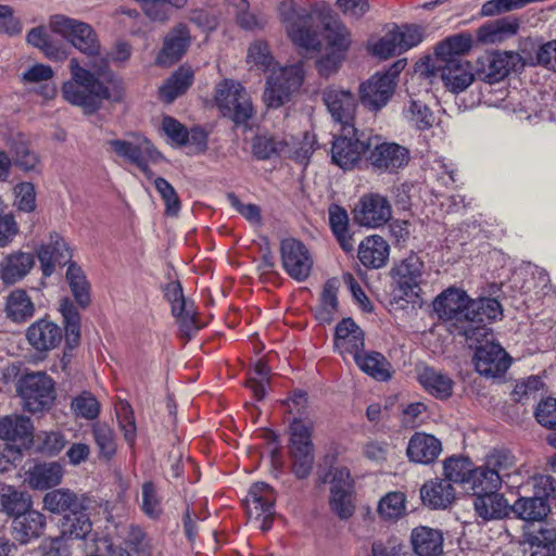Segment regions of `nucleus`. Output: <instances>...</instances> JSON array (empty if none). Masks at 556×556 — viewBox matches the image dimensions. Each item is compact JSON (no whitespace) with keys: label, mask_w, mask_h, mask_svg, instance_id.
I'll return each instance as SVG.
<instances>
[{"label":"nucleus","mask_w":556,"mask_h":556,"mask_svg":"<svg viewBox=\"0 0 556 556\" xmlns=\"http://www.w3.org/2000/svg\"><path fill=\"white\" fill-rule=\"evenodd\" d=\"M433 311L450 324V331L465 338L472 348L490 333L488 325L502 317L501 303L493 298L471 299L462 289L450 287L434 299Z\"/></svg>","instance_id":"nucleus-1"},{"label":"nucleus","mask_w":556,"mask_h":556,"mask_svg":"<svg viewBox=\"0 0 556 556\" xmlns=\"http://www.w3.org/2000/svg\"><path fill=\"white\" fill-rule=\"evenodd\" d=\"M71 79L63 83L62 96L66 102L83 109L85 114H93L104 100L119 101L122 90L112 96L109 88L93 73L79 65L78 60H70Z\"/></svg>","instance_id":"nucleus-2"},{"label":"nucleus","mask_w":556,"mask_h":556,"mask_svg":"<svg viewBox=\"0 0 556 556\" xmlns=\"http://www.w3.org/2000/svg\"><path fill=\"white\" fill-rule=\"evenodd\" d=\"M51 30L61 35L81 53L91 58L89 66L99 76H105L109 68V55L101 52V46L93 28L84 22L55 15L50 23Z\"/></svg>","instance_id":"nucleus-3"},{"label":"nucleus","mask_w":556,"mask_h":556,"mask_svg":"<svg viewBox=\"0 0 556 556\" xmlns=\"http://www.w3.org/2000/svg\"><path fill=\"white\" fill-rule=\"evenodd\" d=\"M16 393L22 399L23 409L39 414L51 409L55 401V383L43 371L22 375L15 384Z\"/></svg>","instance_id":"nucleus-4"},{"label":"nucleus","mask_w":556,"mask_h":556,"mask_svg":"<svg viewBox=\"0 0 556 556\" xmlns=\"http://www.w3.org/2000/svg\"><path fill=\"white\" fill-rule=\"evenodd\" d=\"M289 429L291 471L298 479L303 480L309 477L315 463L312 442L313 424L301 418H294Z\"/></svg>","instance_id":"nucleus-5"},{"label":"nucleus","mask_w":556,"mask_h":556,"mask_svg":"<svg viewBox=\"0 0 556 556\" xmlns=\"http://www.w3.org/2000/svg\"><path fill=\"white\" fill-rule=\"evenodd\" d=\"M279 15L291 41L306 51H319L321 42L314 27L313 15L305 9L294 8L292 2H282Z\"/></svg>","instance_id":"nucleus-6"},{"label":"nucleus","mask_w":556,"mask_h":556,"mask_svg":"<svg viewBox=\"0 0 556 556\" xmlns=\"http://www.w3.org/2000/svg\"><path fill=\"white\" fill-rule=\"evenodd\" d=\"M215 102L223 116L236 125H244L254 115L251 97L245 88L237 81L225 79L217 85Z\"/></svg>","instance_id":"nucleus-7"},{"label":"nucleus","mask_w":556,"mask_h":556,"mask_svg":"<svg viewBox=\"0 0 556 556\" xmlns=\"http://www.w3.org/2000/svg\"><path fill=\"white\" fill-rule=\"evenodd\" d=\"M110 150L124 161L137 166L144 175H150V164L161 160V153L144 136L132 132L124 139L108 141Z\"/></svg>","instance_id":"nucleus-8"},{"label":"nucleus","mask_w":556,"mask_h":556,"mask_svg":"<svg viewBox=\"0 0 556 556\" xmlns=\"http://www.w3.org/2000/svg\"><path fill=\"white\" fill-rule=\"evenodd\" d=\"M304 81L302 63L280 67L267 78L264 91V102L268 108L278 109L290 100Z\"/></svg>","instance_id":"nucleus-9"},{"label":"nucleus","mask_w":556,"mask_h":556,"mask_svg":"<svg viewBox=\"0 0 556 556\" xmlns=\"http://www.w3.org/2000/svg\"><path fill=\"white\" fill-rule=\"evenodd\" d=\"M525 64L522 56L514 51L485 52L476 61L475 75L477 79L492 85L502 81Z\"/></svg>","instance_id":"nucleus-10"},{"label":"nucleus","mask_w":556,"mask_h":556,"mask_svg":"<svg viewBox=\"0 0 556 556\" xmlns=\"http://www.w3.org/2000/svg\"><path fill=\"white\" fill-rule=\"evenodd\" d=\"M369 136L359 131L354 125L343 126L341 134L334 137L331 157L334 164L343 169L353 168L367 155Z\"/></svg>","instance_id":"nucleus-11"},{"label":"nucleus","mask_w":556,"mask_h":556,"mask_svg":"<svg viewBox=\"0 0 556 556\" xmlns=\"http://www.w3.org/2000/svg\"><path fill=\"white\" fill-rule=\"evenodd\" d=\"M409 159V150L404 146L386 141L380 136H369L366 160L375 170L396 173L408 164Z\"/></svg>","instance_id":"nucleus-12"},{"label":"nucleus","mask_w":556,"mask_h":556,"mask_svg":"<svg viewBox=\"0 0 556 556\" xmlns=\"http://www.w3.org/2000/svg\"><path fill=\"white\" fill-rule=\"evenodd\" d=\"M280 258L285 271L298 282L305 281L313 268V256L299 239L289 237L280 241Z\"/></svg>","instance_id":"nucleus-13"},{"label":"nucleus","mask_w":556,"mask_h":556,"mask_svg":"<svg viewBox=\"0 0 556 556\" xmlns=\"http://www.w3.org/2000/svg\"><path fill=\"white\" fill-rule=\"evenodd\" d=\"M424 268V261L414 252L394 263L390 270V277L394 290L400 293L401 299L412 298L418 294Z\"/></svg>","instance_id":"nucleus-14"},{"label":"nucleus","mask_w":556,"mask_h":556,"mask_svg":"<svg viewBox=\"0 0 556 556\" xmlns=\"http://www.w3.org/2000/svg\"><path fill=\"white\" fill-rule=\"evenodd\" d=\"M396 87L394 75L376 73L359 86V101L369 111L377 112L384 108L392 98Z\"/></svg>","instance_id":"nucleus-15"},{"label":"nucleus","mask_w":556,"mask_h":556,"mask_svg":"<svg viewBox=\"0 0 556 556\" xmlns=\"http://www.w3.org/2000/svg\"><path fill=\"white\" fill-rule=\"evenodd\" d=\"M191 45V35L189 27L184 23H178L163 38V45L159 51L155 63L160 66H172L186 54Z\"/></svg>","instance_id":"nucleus-16"},{"label":"nucleus","mask_w":556,"mask_h":556,"mask_svg":"<svg viewBox=\"0 0 556 556\" xmlns=\"http://www.w3.org/2000/svg\"><path fill=\"white\" fill-rule=\"evenodd\" d=\"M473 364L481 376L496 378L507 371L510 357L500 344L486 343L476 349Z\"/></svg>","instance_id":"nucleus-17"},{"label":"nucleus","mask_w":556,"mask_h":556,"mask_svg":"<svg viewBox=\"0 0 556 556\" xmlns=\"http://www.w3.org/2000/svg\"><path fill=\"white\" fill-rule=\"evenodd\" d=\"M434 75L439 76L445 87L458 93L469 87L476 77L466 60L437 59Z\"/></svg>","instance_id":"nucleus-18"},{"label":"nucleus","mask_w":556,"mask_h":556,"mask_svg":"<svg viewBox=\"0 0 556 556\" xmlns=\"http://www.w3.org/2000/svg\"><path fill=\"white\" fill-rule=\"evenodd\" d=\"M43 509L56 514L67 515L88 510L90 500L85 494H78L67 488H60L49 491L42 498Z\"/></svg>","instance_id":"nucleus-19"},{"label":"nucleus","mask_w":556,"mask_h":556,"mask_svg":"<svg viewBox=\"0 0 556 556\" xmlns=\"http://www.w3.org/2000/svg\"><path fill=\"white\" fill-rule=\"evenodd\" d=\"M323 98L332 119L340 124L341 128L354 125L357 101L351 91L329 88L324 91Z\"/></svg>","instance_id":"nucleus-20"},{"label":"nucleus","mask_w":556,"mask_h":556,"mask_svg":"<svg viewBox=\"0 0 556 556\" xmlns=\"http://www.w3.org/2000/svg\"><path fill=\"white\" fill-rule=\"evenodd\" d=\"M533 496L520 497L513 505L511 510L518 518L531 521H542L551 511L552 496L542 485L541 479L535 484Z\"/></svg>","instance_id":"nucleus-21"},{"label":"nucleus","mask_w":556,"mask_h":556,"mask_svg":"<svg viewBox=\"0 0 556 556\" xmlns=\"http://www.w3.org/2000/svg\"><path fill=\"white\" fill-rule=\"evenodd\" d=\"M41 264L42 274L49 277L53 274L55 266H65L72 262V250L65 240L56 232L50 235L48 243L41 244L37 251Z\"/></svg>","instance_id":"nucleus-22"},{"label":"nucleus","mask_w":556,"mask_h":556,"mask_svg":"<svg viewBox=\"0 0 556 556\" xmlns=\"http://www.w3.org/2000/svg\"><path fill=\"white\" fill-rule=\"evenodd\" d=\"M26 338L37 352L43 353L59 346L63 332L55 323L41 318L27 328Z\"/></svg>","instance_id":"nucleus-23"},{"label":"nucleus","mask_w":556,"mask_h":556,"mask_svg":"<svg viewBox=\"0 0 556 556\" xmlns=\"http://www.w3.org/2000/svg\"><path fill=\"white\" fill-rule=\"evenodd\" d=\"M276 495L274 489L265 482H256L249 489L244 500L250 519H261L262 516L275 515Z\"/></svg>","instance_id":"nucleus-24"},{"label":"nucleus","mask_w":556,"mask_h":556,"mask_svg":"<svg viewBox=\"0 0 556 556\" xmlns=\"http://www.w3.org/2000/svg\"><path fill=\"white\" fill-rule=\"evenodd\" d=\"M442 452V443L432 434L426 432L414 433L407 444L406 455L410 462L429 465Z\"/></svg>","instance_id":"nucleus-25"},{"label":"nucleus","mask_w":556,"mask_h":556,"mask_svg":"<svg viewBox=\"0 0 556 556\" xmlns=\"http://www.w3.org/2000/svg\"><path fill=\"white\" fill-rule=\"evenodd\" d=\"M443 542L442 531L430 527L419 526L410 533V544L417 556H441Z\"/></svg>","instance_id":"nucleus-26"},{"label":"nucleus","mask_w":556,"mask_h":556,"mask_svg":"<svg viewBox=\"0 0 556 556\" xmlns=\"http://www.w3.org/2000/svg\"><path fill=\"white\" fill-rule=\"evenodd\" d=\"M390 256V245L380 236L365 238L358 247L359 262L367 268L379 269L386 266Z\"/></svg>","instance_id":"nucleus-27"},{"label":"nucleus","mask_w":556,"mask_h":556,"mask_svg":"<svg viewBox=\"0 0 556 556\" xmlns=\"http://www.w3.org/2000/svg\"><path fill=\"white\" fill-rule=\"evenodd\" d=\"M420 498L431 509H445L455 500V489L444 479H434L421 486Z\"/></svg>","instance_id":"nucleus-28"},{"label":"nucleus","mask_w":556,"mask_h":556,"mask_svg":"<svg viewBox=\"0 0 556 556\" xmlns=\"http://www.w3.org/2000/svg\"><path fill=\"white\" fill-rule=\"evenodd\" d=\"M64 469L56 462L35 464L26 472V481L33 490H48L59 485Z\"/></svg>","instance_id":"nucleus-29"},{"label":"nucleus","mask_w":556,"mask_h":556,"mask_svg":"<svg viewBox=\"0 0 556 556\" xmlns=\"http://www.w3.org/2000/svg\"><path fill=\"white\" fill-rule=\"evenodd\" d=\"M46 528V516L38 510H29L22 516H16L12 522L13 538L21 544L39 538Z\"/></svg>","instance_id":"nucleus-30"},{"label":"nucleus","mask_w":556,"mask_h":556,"mask_svg":"<svg viewBox=\"0 0 556 556\" xmlns=\"http://www.w3.org/2000/svg\"><path fill=\"white\" fill-rule=\"evenodd\" d=\"M35 257L30 253L16 252L8 255L0 263V279L10 286L21 281L34 267Z\"/></svg>","instance_id":"nucleus-31"},{"label":"nucleus","mask_w":556,"mask_h":556,"mask_svg":"<svg viewBox=\"0 0 556 556\" xmlns=\"http://www.w3.org/2000/svg\"><path fill=\"white\" fill-rule=\"evenodd\" d=\"M4 314L14 324H25L33 318L35 304L24 289H14L5 298Z\"/></svg>","instance_id":"nucleus-32"},{"label":"nucleus","mask_w":556,"mask_h":556,"mask_svg":"<svg viewBox=\"0 0 556 556\" xmlns=\"http://www.w3.org/2000/svg\"><path fill=\"white\" fill-rule=\"evenodd\" d=\"M473 506L477 516L484 521L505 518L511 510V505L497 491L476 496Z\"/></svg>","instance_id":"nucleus-33"},{"label":"nucleus","mask_w":556,"mask_h":556,"mask_svg":"<svg viewBox=\"0 0 556 556\" xmlns=\"http://www.w3.org/2000/svg\"><path fill=\"white\" fill-rule=\"evenodd\" d=\"M418 381L422 388L439 400H447L453 394V379L433 367L425 366L418 371Z\"/></svg>","instance_id":"nucleus-34"},{"label":"nucleus","mask_w":556,"mask_h":556,"mask_svg":"<svg viewBox=\"0 0 556 556\" xmlns=\"http://www.w3.org/2000/svg\"><path fill=\"white\" fill-rule=\"evenodd\" d=\"M358 368L372 379L381 382L392 378V366L386 356L376 351H364L354 359Z\"/></svg>","instance_id":"nucleus-35"},{"label":"nucleus","mask_w":556,"mask_h":556,"mask_svg":"<svg viewBox=\"0 0 556 556\" xmlns=\"http://www.w3.org/2000/svg\"><path fill=\"white\" fill-rule=\"evenodd\" d=\"M65 280L72 295L80 308H86L91 302V286L83 268L77 263H70Z\"/></svg>","instance_id":"nucleus-36"},{"label":"nucleus","mask_w":556,"mask_h":556,"mask_svg":"<svg viewBox=\"0 0 556 556\" xmlns=\"http://www.w3.org/2000/svg\"><path fill=\"white\" fill-rule=\"evenodd\" d=\"M329 225L333 237L344 252L354 250V220L351 222L348 211H329Z\"/></svg>","instance_id":"nucleus-37"},{"label":"nucleus","mask_w":556,"mask_h":556,"mask_svg":"<svg viewBox=\"0 0 556 556\" xmlns=\"http://www.w3.org/2000/svg\"><path fill=\"white\" fill-rule=\"evenodd\" d=\"M65 327V343L68 349H75L80 343V314L70 298L60 301L59 308Z\"/></svg>","instance_id":"nucleus-38"},{"label":"nucleus","mask_w":556,"mask_h":556,"mask_svg":"<svg viewBox=\"0 0 556 556\" xmlns=\"http://www.w3.org/2000/svg\"><path fill=\"white\" fill-rule=\"evenodd\" d=\"M33 435V422L29 417L16 415L0 419V439L10 442L25 441Z\"/></svg>","instance_id":"nucleus-39"},{"label":"nucleus","mask_w":556,"mask_h":556,"mask_svg":"<svg viewBox=\"0 0 556 556\" xmlns=\"http://www.w3.org/2000/svg\"><path fill=\"white\" fill-rule=\"evenodd\" d=\"M193 81V71L187 66H180L160 88V97L166 103H172L176 98L187 91Z\"/></svg>","instance_id":"nucleus-40"},{"label":"nucleus","mask_w":556,"mask_h":556,"mask_svg":"<svg viewBox=\"0 0 556 556\" xmlns=\"http://www.w3.org/2000/svg\"><path fill=\"white\" fill-rule=\"evenodd\" d=\"M467 479L466 486L470 489L476 496L498 491L503 483L498 473L489 470L484 465L471 469L469 478Z\"/></svg>","instance_id":"nucleus-41"},{"label":"nucleus","mask_w":556,"mask_h":556,"mask_svg":"<svg viewBox=\"0 0 556 556\" xmlns=\"http://www.w3.org/2000/svg\"><path fill=\"white\" fill-rule=\"evenodd\" d=\"M472 47L469 34H456L439 42L435 48L437 59L465 60L464 55Z\"/></svg>","instance_id":"nucleus-42"},{"label":"nucleus","mask_w":556,"mask_h":556,"mask_svg":"<svg viewBox=\"0 0 556 556\" xmlns=\"http://www.w3.org/2000/svg\"><path fill=\"white\" fill-rule=\"evenodd\" d=\"M92 523L87 510L71 513L63 516L61 522V536L66 539L83 540L91 532Z\"/></svg>","instance_id":"nucleus-43"},{"label":"nucleus","mask_w":556,"mask_h":556,"mask_svg":"<svg viewBox=\"0 0 556 556\" xmlns=\"http://www.w3.org/2000/svg\"><path fill=\"white\" fill-rule=\"evenodd\" d=\"M0 503L5 514L16 518L31 510V496L26 491H18L12 486H7L0 494Z\"/></svg>","instance_id":"nucleus-44"},{"label":"nucleus","mask_w":556,"mask_h":556,"mask_svg":"<svg viewBox=\"0 0 556 556\" xmlns=\"http://www.w3.org/2000/svg\"><path fill=\"white\" fill-rule=\"evenodd\" d=\"M377 511L386 521H396L406 514V496L403 492L387 493L378 503Z\"/></svg>","instance_id":"nucleus-45"},{"label":"nucleus","mask_w":556,"mask_h":556,"mask_svg":"<svg viewBox=\"0 0 556 556\" xmlns=\"http://www.w3.org/2000/svg\"><path fill=\"white\" fill-rule=\"evenodd\" d=\"M403 115L414 127L419 130L430 129L435 121L433 112L430 108L419 100L409 99L407 105L403 110Z\"/></svg>","instance_id":"nucleus-46"},{"label":"nucleus","mask_w":556,"mask_h":556,"mask_svg":"<svg viewBox=\"0 0 556 556\" xmlns=\"http://www.w3.org/2000/svg\"><path fill=\"white\" fill-rule=\"evenodd\" d=\"M338 288L333 282L327 281L324 286L320 303L315 308V317L320 323L330 324L338 309Z\"/></svg>","instance_id":"nucleus-47"},{"label":"nucleus","mask_w":556,"mask_h":556,"mask_svg":"<svg viewBox=\"0 0 556 556\" xmlns=\"http://www.w3.org/2000/svg\"><path fill=\"white\" fill-rule=\"evenodd\" d=\"M470 460L462 456H452L443 463L444 480L453 483L467 485V478L471 472Z\"/></svg>","instance_id":"nucleus-48"},{"label":"nucleus","mask_w":556,"mask_h":556,"mask_svg":"<svg viewBox=\"0 0 556 556\" xmlns=\"http://www.w3.org/2000/svg\"><path fill=\"white\" fill-rule=\"evenodd\" d=\"M515 456L508 450H494L485 456L484 466L498 473L503 482L506 477L510 476L511 470L515 468Z\"/></svg>","instance_id":"nucleus-49"},{"label":"nucleus","mask_w":556,"mask_h":556,"mask_svg":"<svg viewBox=\"0 0 556 556\" xmlns=\"http://www.w3.org/2000/svg\"><path fill=\"white\" fill-rule=\"evenodd\" d=\"M92 435L100 455L110 459L116 453V440L113 429L106 424L96 422L92 425Z\"/></svg>","instance_id":"nucleus-50"},{"label":"nucleus","mask_w":556,"mask_h":556,"mask_svg":"<svg viewBox=\"0 0 556 556\" xmlns=\"http://www.w3.org/2000/svg\"><path fill=\"white\" fill-rule=\"evenodd\" d=\"M326 39L332 51L344 53L351 43L348 28L339 21L325 23Z\"/></svg>","instance_id":"nucleus-51"},{"label":"nucleus","mask_w":556,"mask_h":556,"mask_svg":"<svg viewBox=\"0 0 556 556\" xmlns=\"http://www.w3.org/2000/svg\"><path fill=\"white\" fill-rule=\"evenodd\" d=\"M285 142L273 136L257 135L252 141L253 155L258 160H269L279 155L285 149Z\"/></svg>","instance_id":"nucleus-52"},{"label":"nucleus","mask_w":556,"mask_h":556,"mask_svg":"<svg viewBox=\"0 0 556 556\" xmlns=\"http://www.w3.org/2000/svg\"><path fill=\"white\" fill-rule=\"evenodd\" d=\"M527 536L529 542L536 545V547L549 551L556 544V527L542 520L536 526H532Z\"/></svg>","instance_id":"nucleus-53"},{"label":"nucleus","mask_w":556,"mask_h":556,"mask_svg":"<svg viewBox=\"0 0 556 556\" xmlns=\"http://www.w3.org/2000/svg\"><path fill=\"white\" fill-rule=\"evenodd\" d=\"M525 62L556 72V39L539 45L534 48V55H529Z\"/></svg>","instance_id":"nucleus-54"},{"label":"nucleus","mask_w":556,"mask_h":556,"mask_svg":"<svg viewBox=\"0 0 556 556\" xmlns=\"http://www.w3.org/2000/svg\"><path fill=\"white\" fill-rule=\"evenodd\" d=\"M72 410L77 417L93 420L99 416L100 403L90 392H83L72 401Z\"/></svg>","instance_id":"nucleus-55"},{"label":"nucleus","mask_w":556,"mask_h":556,"mask_svg":"<svg viewBox=\"0 0 556 556\" xmlns=\"http://www.w3.org/2000/svg\"><path fill=\"white\" fill-rule=\"evenodd\" d=\"M352 493L353 490L330 491V508L340 519H349L354 514Z\"/></svg>","instance_id":"nucleus-56"},{"label":"nucleus","mask_w":556,"mask_h":556,"mask_svg":"<svg viewBox=\"0 0 556 556\" xmlns=\"http://www.w3.org/2000/svg\"><path fill=\"white\" fill-rule=\"evenodd\" d=\"M141 509L150 519H157L162 514L161 500L157 489L152 481L142 484V503Z\"/></svg>","instance_id":"nucleus-57"},{"label":"nucleus","mask_w":556,"mask_h":556,"mask_svg":"<svg viewBox=\"0 0 556 556\" xmlns=\"http://www.w3.org/2000/svg\"><path fill=\"white\" fill-rule=\"evenodd\" d=\"M358 227L379 228L391 219L392 211H351Z\"/></svg>","instance_id":"nucleus-58"},{"label":"nucleus","mask_w":556,"mask_h":556,"mask_svg":"<svg viewBox=\"0 0 556 556\" xmlns=\"http://www.w3.org/2000/svg\"><path fill=\"white\" fill-rule=\"evenodd\" d=\"M117 420L121 430L124 432V438L132 445L136 441V422L134 412L128 403H121L116 408Z\"/></svg>","instance_id":"nucleus-59"},{"label":"nucleus","mask_w":556,"mask_h":556,"mask_svg":"<svg viewBox=\"0 0 556 556\" xmlns=\"http://www.w3.org/2000/svg\"><path fill=\"white\" fill-rule=\"evenodd\" d=\"M192 306V303H189L180 313L173 314L179 324L181 334L187 339H191L201 329Z\"/></svg>","instance_id":"nucleus-60"},{"label":"nucleus","mask_w":556,"mask_h":556,"mask_svg":"<svg viewBox=\"0 0 556 556\" xmlns=\"http://www.w3.org/2000/svg\"><path fill=\"white\" fill-rule=\"evenodd\" d=\"M538 422L546 429H556V399L542 400L534 412Z\"/></svg>","instance_id":"nucleus-61"},{"label":"nucleus","mask_w":556,"mask_h":556,"mask_svg":"<svg viewBox=\"0 0 556 556\" xmlns=\"http://www.w3.org/2000/svg\"><path fill=\"white\" fill-rule=\"evenodd\" d=\"M248 61L263 71L269 70L273 64V56L268 45L262 40L253 42L248 51Z\"/></svg>","instance_id":"nucleus-62"},{"label":"nucleus","mask_w":556,"mask_h":556,"mask_svg":"<svg viewBox=\"0 0 556 556\" xmlns=\"http://www.w3.org/2000/svg\"><path fill=\"white\" fill-rule=\"evenodd\" d=\"M14 154V164L23 170L29 172L36 167L37 156L33 153L28 146L23 141H16L11 146Z\"/></svg>","instance_id":"nucleus-63"},{"label":"nucleus","mask_w":556,"mask_h":556,"mask_svg":"<svg viewBox=\"0 0 556 556\" xmlns=\"http://www.w3.org/2000/svg\"><path fill=\"white\" fill-rule=\"evenodd\" d=\"M163 292L165 299L170 303L172 314L180 313L186 305L189 304L184 295L181 283L178 280L166 283L163 288Z\"/></svg>","instance_id":"nucleus-64"}]
</instances>
